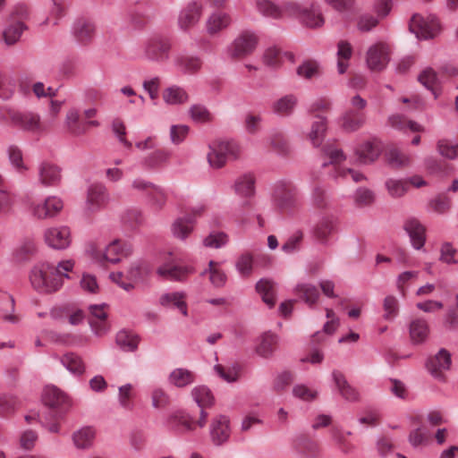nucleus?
<instances>
[{
  "instance_id": "nucleus-1",
  "label": "nucleus",
  "mask_w": 458,
  "mask_h": 458,
  "mask_svg": "<svg viewBox=\"0 0 458 458\" xmlns=\"http://www.w3.org/2000/svg\"><path fill=\"white\" fill-rule=\"evenodd\" d=\"M72 260H64L57 267L49 263L35 265L30 271L29 279L31 287L39 293L49 294L57 292L63 285L65 274L72 270Z\"/></svg>"
},
{
  "instance_id": "nucleus-2",
  "label": "nucleus",
  "mask_w": 458,
  "mask_h": 458,
  "mask_svg": "<svg viewBox=\"0 0 458 458\" xmlns=\"http://www.w3.org/2000/svg\"><path fill=\"white\" fill-rule=\"evenodd\" d=\"M0 120L19 130L41 134L47 131V123L39 114L32 111H21L10 106H0Z\"/></svg>"
},
{
  "instance_id": "nucleus-3",
  "label": "nucleus",
  "mask_w": 458,
  "mask_h": 458,
  "mask_svg": "<svg viewBox=\"0 0 458 458\" xmlns=\"http://www.w3.org/2000/svg\"><path fill=\"white\" fill-rule=\"evenodd\" d=\"M42 402L50 409L47 414L53 421L58 422L72 406L70 398L58 387L46 386L42 392Z\"/></svg>"
},
{
  "instance_id": "nucleus-4",
  "label": "nucleus",
  "mask_w": 458,
  "mask_h": 458,
  "mask_svg": "<svg viewBox=\"0 0 458 458\" xmlns=\"http://www.w3.org/2000/svg\"><path fill=\"white\" fill-rule=\"evenodd\" d=\"M241 155L240 146L231 140H215L209 145L207 158L211 167L219 169L227 161L237 159Z\"/></svg>"
},
{
  "instance_id": "nucleus-5",
  "label": "nucleus",
  "mask_w": 458,
  "mask_h": 458,
  "mask_svg": "<svg viewBox=\"0 0 458 458\" xmlns=\"http://www.w3.org/2000/svg\"><path fill=\"white\" fill-rule=\"evenodd\" d=\"M132 252L133 247L130 242L115 239L106 247L105 250H95L92 257L99 264L104 262L116 264L130 257Z\"/></svg>"
},
{
  "instance_id": "nucleus-6",
  "label": "nucleus",
  "mask_w": 458,
  "mask_h": 458,
  "mask_svg": "<svg viewBox=\"0 0 458 458\" xmlns=\"http://www.w3.org/2000/svg\"><path fill=\"white\" fill-rule=\"evenodd\" d=\"M109 202L106 187L101 183L90 184L86 193L84 211L87 216L94 215L103 209Z\"/></svg>"
},
{
  "instance_id": "nucleus-7",
  "label": "nucleus",
  "mask_w": 458,
  "mask_h": 458,
  "mask_svg": "<svg viewBox=\"0 0 458 458\" xmlns=\"http://www.w3.org/2000/svg\"><path fill=\"white\" fill-rule=\"evenodd\" d=\"M259 43L258 36L251 31L242 32L229 47V55L233 59H242L251 55Z\"/></svg>"
},
{
  "instance_id": "nucleus-8",
  "label": "nucleus",
  "mask_w": 458,
  "mask_h": 458,
  "mask_svg": "<svg viewBox=\"0 0 458 458\" xmlns=\"http://www.w3.org/2000/svg\"><path fill=\"white\" fill-rule=\"evenodd\" d=\"M276 207L284 212L293 210L297 206V190L290 182L276 184L273 193Z\"/></svg>"
},
{
  "instance_id": "nucleus-9",
  "label": "nucleus",
  "mask_w": 458,
  "mask_h": 458,
  "mask_svg": "<svg viewBox=\"0 0 458 458\" xmlns=\"http://www.w3.org/2000/svg\"><path fill=\"white\" fill-rule=\"evenodd\" d=\"M323 151L325 155L330 159L337 176H342L344 178L350 176L355 182L365 180L364 174L360 172L352 169H344L336 166L337 164L345 159V156L343 151L335 144L326 145Z\"/></svg>"
},
{
  "instance_id": "nucleus-10",
  "label": "nucleus",
  "mask_w": 458,
  "mask_h": 458,
  "mask_svg": "<svg viewBox=\"0 0 458 458\" xmlns=\"http://www.w3.org/2000/svg\"><path fill=\"white\" fill-rule=\"evenodd\" d=\"M368 67L373 72L383 71L390 61V48L386 43H376L367 52Z\"/></svg>"
},
{
  "instance_id": "nucleus-11",
  "label": "nucleus",
  "mask_w": 458,
  "mask_h": 458,
  "mask_svg": "<svg viewBox=\"0 0 458 458\" xmlns=\"http://www.w3.org/2000/svg\"><path fill=\"white\" fill-rule=\"evenodd\" d=\"M409 28L418 38L428 39L437 35L439 30V23L435 17L425 20L421 15L414 14L411 19Z\"/></svg>"
},
{
  "instance_id": "nucleus-12",
  "label": "nucleus",
  "mask_w": 458,
  "mask_h": 458,
  "mask_svg": "<svg viewBox=\"0 0 458 458\" xmlns=\"http://www.w3.org/2000/svg\"><path fill=\"white\" fill-rule=\"evenodd\" d=\"M171 45L165 38L154 37L148 39L144 45V56L155 62H163L169 56Z\"/></svg>"
},
{
  "instance_id": "nucleus-13",
  "label": "nucleus",
  "mask_w": 458,
  "mask_h": 458,
  "mask_svg": "<svg viewBox=\"0 0 458 458\" xmlns=\"http://www.w3.org/2000/svg\"><path fill=\"white\" fill-rule=\"evenodd\" d=\"M203 13V4L192 1L189 3L178 16V26L182 30L187 31L199 21Z\"/></svg>"
},
{
  "instance_id": "nucleus-14",
  "label": "nucleus",
  "mask_w": 458,
  "mask_h": 458,
  "mask_svg": "<svg viewBox=\"0 0 458 458\" xmlns=\"http://www.w3.org/2000/svg\"><path fill=\"white\" fill-rule=\"evenodd\" d=\"M44 240L53 249H66L72 242L70 228L64 225L47 228L44 233Z\"/></svg>"
},
{
  "instance_id": "nucleus-15",
  "label": "nucleus",
  "mask_w": 458,
  "mask_h": 458,
  "mask_svg": "<svg viewBox=\"0 0 458 458\" xmlns=\"http://www.w3.org/2000/svg\"><path fill=\"white\" fill-rule=\"evenodd\" d=\"M106 309V304L89 306V325L93 332L99 336L106 335L110 329Z\"/></svg>"
},
{
  "instance_id": "nucleus-16",
  "label": "nucleus",
  "mask_w": 458,
  "mask_h": 458,
  "mask_svg": "<svg viewBox=\"0 0 458 458\" xmlns=\"http://www.w3.org/2000/svg\"><path fill=\"white\" fill-rule=\"evenodd\" d=\"M64 208L63 200L56 196H50L43 203L32 204L31 213L38 219L53 217Z\"/></svg>"
},
{
  "instance_id": "nucleus-17",
  "label": "nucleus",
  "mask_w": 458,
  "mask_h": 458,
  "mask_svg": "<svg viewBox=\"0 0 458 458\" xmlns=\"http://www.w3.org/2000/svg\"><path fill=\"white\" fill-rule=\"evenodd\" d=\"M381 153L380 142L377 139L366 140L355 148V157L360 164L369 165L375 162Z\"/></svg>"
},
{
  "instance_id": "nucleus-18",
  "label": "nucleus",
  "mask_w": 458,
  "mask_h": 458,
  "mask_svg": "<svg viewBox=\"0 0 458 458\" xmlns=\"http://www.w3.org/2000/svg\"><path fill=\"white\" fill-rule=\"evenodd\" d=\"M194 272L191 266H178L165 260L157 270L159 276L171 281H184Z\"/></svg>"
},
{
  "instance_id": "nucleus-19",
  "label": "nucleus",
  "mask_w": 458,
  "mask_h": 458,
  "mask_svg": "<svg viewBox=\"0 0 458 458\" xmlns=\"http://www.w3.org/2000/svg\"><path fill=\"white\" fill-rule=\"evenodd\" d=\"M231 23L232 18L229 13L223 11H216L207 18L205 28L209 36L215 37L226 30Z\"/></svg>"
},
{
  "instance_id": "nucleus-20",
  "label": "nucleus",
  "mask_w": 458,
  "mask_h": 458,
  "mask_svg": "<svg viewBox=\"0 0 458 458\" xmlns=\"http://www.w3.org/2000/svg\"><path fill=\"white\" fill-rule=\"evenodd\" d=\"M168 429L176 433H185L194 428L192 418L184 411H174L166 419Z\"/></svg>"
},
{
  "instance_id": "nucleus-21",
  "label": "nucleus",
  "mask_w": 458,
  "mask_h": 458,
  "mask_svg": "<svg viewBox=\"0 0 458 458\" xmlns=\"http://www.w3.org/2000/svg\"><path fill=\"white\" fill-rule=\"evenodd\" d=\"M426 367L429 372L450 370L452 369V355L446 349L442 348L427 360Z\"/></svg>"
},
{
  "instance_id": "nucleus-22",
  "label": "nucleus",
  "mask_w": 458,
  "mask_h": 458,
  "mask_svg": "<svg viewBox=\"0 0 458 458\" xmlns=\"http://www.w3.org/2000/svg\"><path fill=\"white\" fill-rule=\"evenodd\" d=\"M403 228L409 234L413 247L420 250L425 243V232L424 225L416 218H409L405 221Z\"/></svg>"
},
{
  "instance_id": "nucleus-23",
  "label": "nucleus",
  "mask_w": 458,
  "mask_h": 458,
  "mask_svg": "<svg viewBox=\"0 0 458 458\" xmlns=\"http://www.w3.org/2000/svg\"><path fill=\"white\" fill-rule=\"evenodd\" d=\"M210 435L216 445L225 443L230 436L229 419L219 415L211 423Z\"/></svg>"
},
{
  "instance_id": "nucleus-24",
  "label": "nucleus",
  "mask_w": 458,
  "mask_h": 458,
  "mask_svg": "<svg viewBox=\"0 0 458 458\" xmlns=\"http://www.w3.org/2000/svg\"><path fill=\"white\" fill-rule=\"evenodd\" d=\"M341 128L347 132H354L366 123V114L364 112H356L355 110H346L341 117Z\"/></svg>"
},
{
  "instance_id": "nucleus-25",
  "label": "nucleus",
  "mask_w": 458,
  "mask_h": 458,
  "mask_svg": "<svg viewBox=\"0 0 458 458\" xmlns=\"http://www.w3.org/2000/svg\"><path fill=\"white\" fill-rule=\"evenodd\" d=\"M313 119L307 138L314 147H318L325 139L327 130V120L326 116L320 114H316Z\"/></svg>"
},
{
  "instance_id": "nucleus-26",
  "label": "nucleus",
  "mask_w": 458,
  "mask_h": 458,
  "mask_svg": "<svg viewBox=\"0 0 458 458\" xmlns=\"http://www.w3.org/2000/svg\"><path fill=\"white\" fill-rule=\"evenodd\" d=\"M39 182L44 186H55L61 182V169L51 163H42L38 168Z\"/></svg>"
},
{
  "instance_id": "nucleus-27",
  "label": "nucleus",
  "mask_w": 458,
  "mask_h": 458,
  "mask_svg": "<svg viewBox=\"0 0 458 458\" xmlns=\"http://www.w3.org/2000/svg\"><path fill=\"white\" fill-rule=\"evenodd\" d=\"M162 306L177 309L184 317L188 316L186 294L182 292L166 293L160 296Z\"/></svg>"
},
{
  "instance_id": "nucleus-28",
  "label": "nucleus",
  "mask_w": 458,
  "mask_h": 458,
  "mask_svg": "<svg viewBox=\"0 0 458 458\" xmlns=\"http://www.w3.org/2000/svg\"><path fill=\"white\" fill-rule=\"evenodd\" d=\"M429 332L428 324L423 318H415L410 324V338L415 344L425 343L429 335Z\"/></svg>"
},
{
  "instance_id": "nucleus-29",
  "label": "nucleus",
  "mask_w": 458,
  "mask_h": 458,
  "mask_svg": "<svg viewBox=\"0 0 458 458\" xmlns=\"http://www.w3.org/2000/svg\"><path fill=\"white\" fill-rule=\"evenodd\" d=\"M64 127L73 136H81L87 132L86 124L80 120V113L76 108H70L65 114Z\"/></svg>"
},
{
  "instance_id": "nucleus-30",
  "label": "nucleus",
  "mask_w": 458,
  "mask_h": 458,
  "mask_svg": "<svg viewBox=\"0 0 458 458\" xmlns=\"http://www.w3.org/2000/svg\"><path fill=\"white\" fill-rule=\"evenodd\" d=\"M278 345V337L271 332H266L261 335L256 345V352L262 357H270L276 350Z\"/></svg>"
},
{
  "instance_id": "nucleus-31",
  "label": "nucleus",
  "mask_w": 458,
  "mask_h": 458,
  "mask_svg": "<svg viewBox=\"0 0 458 458\" xmlns=\"http://www.w3.org/2000/svg\"><path fill=\"white\" fill-rule=\"evenodd\" d=\"M162 98L167 105L178 106L187 103L189 100V95L184 89L173 85L163 90Z\"/></svg>"
},
{
  "instance_id": "nucleus-32",
  "label": "nucleus",
  "mask_w": 458,
  "mask_h": 458,
  "mask_svg": "<svg viewBox=\"0 0 458 458\" xmlns=\"http://www.w3.org/2000/svg\"><path fill=\"white\" fill-rule=\"evenodd\" d=\"M73 36L79 43L88 45L94 38L95 27L89 21H78L73 26Z\"/></svg>"
},
{
  "instance_id": "nucleus-33",
  "label": "nucleus",
  "mask_w": 458,
  "mask_h": 458,
  "mask_svg": "<svg viewBox=\"0 0 458 458\" xmlns=\"http://www.w3.org/2000/svg\"><path fill=\"white\" fill-rule=\"evenodd\" d=\"M386 159L388 165L394 168L406 167L411 163V157L394 146L386 149Z\"/></svg>"
},
{
  "instance_id": "nucleus-34",
  "label": "nucleus",
  "mask_w": 458,
  "mask_h": 458,
  "mask_svg": "<svg viewBox=\"0 0 458 458\" xmlns=\"http://www.w3.org/2000/svg\"><path fill=\"white\" fill-rule=\"evenodd\" d=\"M335 231V220L333 217H324L315 226L314 236L320 243L326 244Z\"/></svg>"
},
{
  "instance_id": "nucleus-35",
  "label": "nucleus",
  "mask_w": 458,
  "mask_h": 458,
  "mask_svg": "<svg viewBox=\"0 0 458 458\" xmlns=\"http://www.w3.org/2000/svg\"><path fill=\"white\" fill-rule=\"evenodd\" d=\"M294 292L310 308L315 306L319 299L318 288L310 284H298Z\"/></svg>"
},
{
  "instance_id": "nucleus-36",
  "label": "nucleus",
  "mask_w": 458,
  "mask_h": 458,
  "mask_svg": "<svg viewBox=\"0 0 458 458\" xmlns=\"http://www.w3.org/2000/svg\"><path fill=\"white\" fill-rule=\"evenodd\" d=\"M194 221L191 216H182L177 218L172 225V232L174 237L185 240L192 233Z\"/></svg>"
},
{
  "instance_id": "nucleus-37",
  "label": "nucleus",
  "mask_w": 458,
  "mask_h": 458,
  "mask_svg": "<svg viewBox=\"0 0 458 458\" xmlns=\"http://www.w3.org/2000/svg\"><path fill=\"white\" fill-rule=\"evenodd\" d=\"M296 105L297 98L294 95H285L273 103L272 110L278 115L289 116L293 114Z\"/></svg>"
},
{
  "instance_id": "nucleus-38",
  "label": "nucleus",
  "mask_w": 458,
  "mask_h": 458,
  "mask_svg": "<svg viewBox=\"0 0 458 458\" xmlns=\"http://www.w3.org/2000/svg\"><path fill=\"white\" fill-rule=\"evenodd\" d=\"M177 67L184 73L195 74L200 71L203 62L200 57L192 55L179 56L176 61Z\"/></svg>"
},
{
  "instance_id": "nucleus-39",
  "label": "nucleus",
  "mask_w": 458,
  "mask_h": 458,
  "mask_svg": "<svg viewBox=\"0 0 458 458\" xmlns=\"http://www.w3.org/2000/svg\"><path fill=\"white\" fill-rule=\"evenodd\" d=\"M352 55V47L351 44L345 40H340L337 44V69L340 74L346 72Z\"/></svg>"
},
{
  "instance_id": "nucleus-40",
  "label": "nucleus",
  "mask_w": 458,
  "mask_h": 458,
  "mask_svg": "<svg viewBox=\"0 0 458 458\" xmlns=\"http://www.w3.org/2000/svg\"><path fill=\"white\" fill-rule=\"evenodd\" d=\"M95 435V430L92 428L84 427L73 433L72 440L77 448L87 449L92 445Z\"/></svg>"
},
{
  "instance_id": "nucleus-41",
  "label": "nucleus",
  "mask_w": 458,
  "mask_h": 458,
  "mask_svg": "<svg viewBox=\"0 0 458 458\" xmlns=\"http://www.w3.org/2000/svg\"><path fill=\"white\" fill-rule=\"evenodd\" d=\"M264 63L272 68H276L281 65L284 58L293 60V55L289 52H283L280 48L276 47H269L264 54Z\"/></svg>"
},
{
  "instance_id": "nucleus-42",
  "label": "nucleus",
  "mask_w": 458,
  "mask_h": 458,
  "mask_svg": "<svg viewBox=\"0 0 458 458\" xmlns=\"http://www.w3.org/2000/svg\"><path fill=\"white\" fill-rule=\"evenodd\" d=\"M25 420L28 423L38 421L51 433H59L60 431V424L53 421L47 414H41L38 411H31L25 416Z\"/></svg>"
},
{
  "instance_id": "nucleus-43",
  "label": "nucleus",
  "mask_w": 458,
  "mask_h": 458,
  "mask_svg": "<svg viewBox=\"0 0 458 458\" xmlns=\"http://www.w3.org/2000/svg\"><path fill=\"white\" fill-rule=\"evenodd\" d=\"M147 199L153 209L161 210L166 205L168 194L165 189L155 184L147 197Z\"/></svg>"
},
{
  "instance_id": "nucleus-44",
  "label": "nucleus",
  "mask_w": 458,
  "mask_h": 458,
  "mask_svg": "<svg viewBox=\"0 0 458 458\" xmlns=\"http://www.w3.org/2000/svg\"><path fill=\"white\" fill-rule=\"evenodd\" d=\"M257 292L261 295L263 301L269 307L276 303L275 284L267 279H261L256 284Z\"/></svg>"
},
{
  "instance_id": "nucleus-45",
  "label": "nucleus",
  "mask_w": 458,
  "mask_h": 458,
  "mask_svg": "<svg viewBox=\"0 0 458 458\" xmlns=\"http://www.w3.org/2000/svg\"><path fill=\"white\" fill-rule=\"evenodd\" d=\"M235 192L242 197H250L255 192V178L247 174L240 176L234 183Z\"/></svg>"
},
{
  "instance_id": "nucleus-46",
  "label": "nucleus",
  "mask_w": 458,
  "mask_h": 458,
  "mask_svg": "<svg viewBox=\"0 0 458 458\" xmlns=\"http://www.w3.org/2000/svg\"><path fill=\"white\" fill-rule=\"evenodd\" d=\"M27 29L26 25L21 21H17L6 27L3 32L4 43L8 46L17 43L22 32Z\"/></svg>"
},
{
  "instance_id": "nucleus-47",
  "label": "nucleus",
  "mask_w": 458,
  "mask_h": 458,
  "mask_svg": "<svg viewBox=\"0 0 458 458\" xmlns=\"http://www.w3.org/2000/svg\"><path fill=\"white\" fill-rule=\"evenodd\" d=\"M14 310V301L13 297L5 292L0 290V317L5 321L17 323L19 318L16 315L7 314Z\"/></svg>"
},
{
  "instance_id": "nucleus-48",
  "label": "nucleus",
  "mask_w": 458,
  "mask_h": 458,
  "mask_svg": "<svg viewBox=\"0 0 458 458\" xmlns=\"http://www.w3.org/2000/svg\"><path fill=\"white\" fill-rule=\"evenodd\" d=\"M192 397L197 404L201 408L211 407L215 403V397L209 388L205 386H199L193 388Z\"/></svg>"
},
{
  "instance_id": "nucleus-49",
  "label": "nucleus",
  "mask_w": 458,
  "mask_h": 458,
  "mask_svg": "<svg viewBox=\"0 0 458 458\" xmlns=\"http://www.w3.org/2000/svg\"><path fill=\"white\" fill-rule=\"evenodd\" d=\"M208 274L209 282L215 287H223L226 282V276L220 268V265L216 261H209L208 268L202 272V276Z\"/></svg>"
},
{
  "instance_id": "nucleus-50",
  "label": "nucleus",
  "mask_w": 458,
  "mask_h": 458,
  "mask_svg": "<svg viewBox=\"0 0 458 458\" xmlns=\"http://www.w3.org/2000/svg\"><path fill=\"white\" fill-rule=\"evenodd\" d=\"M115 342L122 350L133 352L138 347L139 338L131 332L122 330L117 333Z\"/></svg>"
},
{
  "instance_id": "nucleus-51",
  "label": "nucleus",
  "mask_w": 458,
  "mask_h": 458,
  "mask_svg": "<svg viewBox=\"0 0 458 458\" xmlns=\"http://www.w3.org/2000/svg\"><path fill=\"white\" fill-rule=\"evenodd\" d=\"M256 7L266 17L276 20L283 18V10L270 0H256Z\"/></svg>"
},
{
  "instance_id": "nucleus-52",
  "label": "nucleus",
  "mask_w": 458,
  "mask_h": 458,
  "mask_svg": "<svg viewBox=\"0 0 458 458\" xmlns=\"http://www.w3.org/2000/svg\"><path fill=\"white\" fill-rule=\"evenodd\" d=\"M296 447L298 453L304 458H315L320 452L318 444L309 438L300 439Z\"/></svg>"
},
{
  "instance_id": "nucleus-53",
  "label": "nucleus",
  "mask_w": 458,
  "mask_h": 458,
  "mask_svg": "<svg viewBox=\"0 0 458 458\" xmlns=\"http://www.w3.org/2000/svg\"><path fill=\"white\" fill-rule=\"evenodd\" d=\"M36 251V244L32 240L23 241L13 251V259L21 263L28 260Z\"/></svg>"
},
{
  "instance_id": "nucleus-54",
  "label": "nucleus",
  "mask_w": 458,
  "mask_h": 458,
  "mask_svg": "<svg viewBox=\"0 0 458 458\" xmlns=\"http://www.w3.org/2000/svg\"><path fill=\"white\" fill-rule=\"evenodd\" d=\"M388 123L393 128L400 131H403L407 128L412 131H422V127L420 124L415 122L407 120L403 115L401 114L391 115L388 119Z\"/></svg>"
},
{
  "instance_id": "nucleus-55",
  "label": "nucleus",
  "mask_w": 458,
  "mask_h": 458,
  "mask_svg": "<svg viewBox=\"0 0 458 458\" xmlns=\"http://www.w3.org/2000/svg\"><path fill=\"white\" fill-rule=\"evenodd\" d=\"M335 382L344 398L349 401H354L358 398L356 390L348 385L343 374L336 375Z\"/></svg>"
},
{
  "instance_id": "nucleus-56",
  "label": "nucleus",
  "mask_w": 458,
  "mask_h": 458,
  "mask_svg": "<svg viewBox=\"0 0 458 458\" xmlns=\"http://www.w3.org/2000/svg\"><path fill=\"white\" fill-rule=\"evenodd\" d=\"M61 362L70 372H84L85 366L81 358L74 353H67L61 359Z\"/></svg>"
},
{
  "instance_id": "nucleus-57",
  "label": "nucleus",
  "mask_w": 458,
  "mask_h": 458,
  "mask_svg": "<svg viewBox=\"0 0 458 458\" xmlns=\"http://www.w3.org/2000/svg\"><path fill=\"white\" fill-rule=\"evenodd\" d=\"M168 157L169 154L165 150L158 149L146 157L143 165L148 168H156L166 162Z\"/></svg>"
},
{
  "instance_id": "nucleus-58",
  "label": "nucleus",
  "mask_w": 458,
  "mask_h": 458,
  "mask_svg": "<svg viewBox=\"0 0 458 458\" xmlns=\"http://www.w3.org/2000/svg\"><path fill=\"white\" fill-rule=\"evenodd\" d=\"M301 22L309 28H318L324 24V19L320 13L308 8L303 13Z\"/></svg>"
},
{
  "instance_id": "nucleus-59",
  "label": "nucleus",
  "mask_w": 458,
  "mask_h": 458,
  "mask_svg": "<svg viewBox=\"0 0 458 458\" xmlns=\"http://www.w3.org/2000/svg\"><path fill=\"white\" fill-rule=\"evenodd\" d=\"M132 386L126 384L119 387L118 402L122 408L127 411H131L133 408L132 403Z\"/></svg>"
},
{
  "instance_id": "nucleus-60",
  "label": "nucleus",
  "mask_w": 458,
  "mask_h": 458,
  "mask_svg": "<svg viewBox=\"0 0 458 458\" xmlns=\"http://www.w3.org/2000/svg\"><path fill=\"white\" fill-rule=\"evenodd\" d=\"M331 437L335 444L344 454H348L354 449V446L349 444L345 437V433L339 428H333L330 431Z\"/></svg>"
},
{
  "instance_id": "nucleus-61",
  "label": "nucleus",
  "mask_w": 458,
  "mask_h": 458,
  "mask_svg": "<svg viewBox=\"0 0 458 458\" xmlns=\"http://www.w3.org/2000/svg\"><path fill=\"white\" fill-rule=\"evenodd\" d=\"M419 81H420L421 84H423L426 88H428L434 93L435 98L437 97V93L435 89L437 78V73L435 72L434 70H432L431 68L424 70L419 76Z\"/></svg>"
},
{
  "instance_id": "nucleus-62",
  "label": "nucleus",
  "mask_w": 458,
  "mask_h": 458,
  "mask_svg": "<svg viewBox=\"0 0 458 458\" xmlns=\"http://www.w3.org/2000/svg\"><path fill=\"white\" fill-rule=\"evenodd\" d=\"M236 267L242 276H250L253 268V257L250 253L241 255L236 262Z\"/></svg>"
},
{
  "instance_id": "nucleus-63",
  "label": "nucleus",
  "mask_w": 458,
  "mask_h": 458,
  "mask_svg": "<svg viewBox=\"0 0 458 458\" xmlns=\"http://www.w3.org/2000/svg\"><path fill=\"white\" fill-rule=\"evenodd\" d=\"M190 114L192 120L197 123H207L212 120V114L201 105H194L190 108Z\"/></svg>"
},
{
  "instance_id": "nucleus-64",
  "label": "nucleus",
  "mask_w": 458,
  "mask_h": 458,
  "mask_svg": "<svg viewBox=\"0 0 458 458\" xmlns=\"http://www.w3.org/2000/svg\"><path fill=\"white\" fill-rule=\"evenodd\" d=\"M437 148L439 153L447 158L453 159L458 157V144L442 140L438 141Z\"/></svg>"
}]
</instances>
